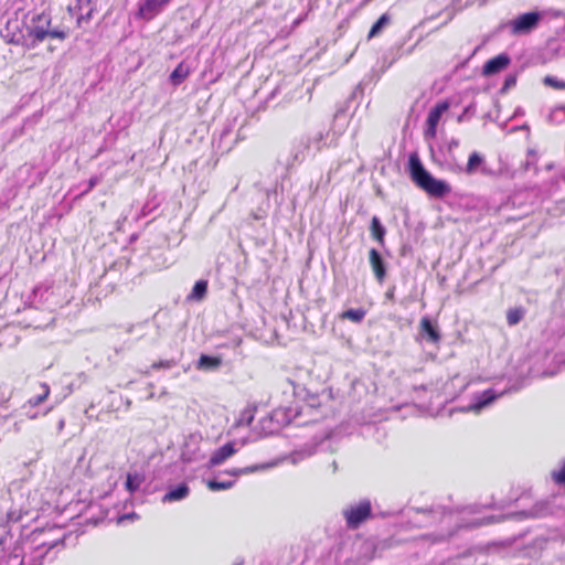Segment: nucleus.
<instances>
[{
    "label": "nucleus",
    "instance_id": "obj_1",
    "mask_svg": "<svg viewBox=\"0 0 565 565\" xmlns=\"http://www.w3.org/2000/svg\"><path fill=\"white\" fill-rule=\"evenodd\" d=\"M30 18L24 21L25 31L28 33V49H34L47 39L64 41L68 36V31L64 28L52 25V15L47 11L38 13H29Z\"/></svg>",
    "mask_w": 565,
    "mask_h": 565
},
{
    "label": "nucleus",
    "instance_id": "obj_2",
    "mask_svg": "<svg viewBox=\"0 0 565 565\" xmlns=\"http://www.w3.org/2000/svg\"><path fill=\"white\" fill-rule=\"evenodd\" d=\"M408 172L413 182L434 198H445L451 192V186L444 180L435 179L423 166L418 154L408 157Z\"/></svg>",
    "mask_w": 565,
    "mask_h": 565
},
{
    "label": "nucleus",
    "instance_id": "obj_3",
    "mask_svg": "<svg viewBox=\"0 0 565 565\" xmlns=\"http://www.w3.org/2000/svg\"><path fill=\"white\" fill-rule=\"evenodd\" d=\"M562 12L555 9H546L543 11H531L518 15L508 23L510 32L513 35L527 34L537 28L540 21L545 18H559Z\"/></svg>",
    "mask_w": 565,
    "mask_h": 565
},
{
    "label": "nucleus",
    "instance_id": "obj_4",
    "mask_svg": "<svg viewBox=\"0 0 565 565\" xmlns=\"http://www.w3.org/2000/svg\"><path fill=\"white\" fill-rule=\"evenodd\" d=\"M299 412L296 407H278L268 416L262 418L260 428L264 435H273L278 433L282 427L291 424Z\"/></svg>",
    "mask_w": 565,
    "mask_h": 565
},
{
    "label": "nucleus",
    "instance_id": "obj_5",
    "mask_svg": "<svg viewBox=\"0 0 565 565\" xmlns=\"http://www.w3.org/2000/svg\"><path fill=\"white\" fill-rule=\"evenodd\" d=\"M345 520L347 527L350 530H356L366 520L371 519L372 504L369 499L361 500L359 503L350 504L342 511Z\"/></svg>",
    "mask_w": 565,
    "mask_h": 565
},
{
    "label": "nucleus",
    "instance_id": "obj_6",
    "mask_svg": "<svg viewBox=\"0 0 565 565\" xmlns=\"http://www.w3.org/2000/svg\"><path fill=\"white\" fill-rule=\"evenodd\" d=\"M248 439L242 438L238 440L228 441L220 448L215 449L204 467L211 469L213 467L224 463L228 458L234 456L241 448L247 445Z\"/></svg>",
    "mask_w": 565,
    "mask_h": 565
},
{
    "label": "nucleus",
    "instance_id": "obj_7",
    "mask_svg": "<svg viewBox=\"0 0 565 565\" xmlns=\"http://www.w3.org/2000/svg\"><path fill=\"white\" fill-rule=\"evenodd\" d=\"M273 466H274L273 463H265V465L249 466V467H245L243 469H232L230 471H226V473L228 476L233 477V479L220 480L218 478H214V479L209 480L206 484L211 491L227 490L234 486L236 477H238L241 475H247V473H252V472H255L258 470H263V469H266V468H269Z\"/></svg>",
    "mask_w": 565,
    "mask_h": 565
},
{
    "label": "nucleus",
    "instance_id": "obj_8",
    "mask_svg": "<svg viewBox=\"0 0 565 565\" xmlns=\"http://www.w3.org/2000/svg\"><path fill=\"white\" fill-rule=\"evenodd\" d=\"M409 513H412L411 519L416 526L431 525L437 519L449 514L444 507H437L436 509H412Z\"/></svg>",
    "mask_w": 565,
    "mask_h": 565
},
{
    "label": "nucleus",
    "instance_id": "obj_9",
    "mask_svg": "<svg viewBox=\"0 0 565 565\" xmlns=\"http://www.w3.org/2000/svg\"><path fill=\"white\" fill-rule=\"evenodd\" d=\"M170 2L171 0H142L138 4L136 18L145 21H151L163 12Z\"/></svg>",
    "mask_w": 565,
    "mask_h": 565
},
{
    "label": "nucleus",
    "instance_id": "obj_10",
    "mask_svg": "<svg viewBox=\"0 0 565 565\" xmlns=\"http://www.w3.org/2000/svg\"><path fill=\"white\" fill-rule=\"evenodd\" d=\"M448 108V102H440L429 110L424 132L426 139H433L436 137L438 122Z\"/></svg>",
    "mask_w": 565,
    "mask_h": 565
},
{
    "label": "nucleus",
    "instance_id": "obj_11",
    "mask_svg": "<svg viewBox=\"0 0 565 565\" xmlns=\"http://www.w3.org/2000/svg\"><path fill=\"white\" fill-rule=\"evenodd\" d=\"M504 392H498L493 388L486 390L482 393L475 395L472 402L468 406L463 407L462 411L479 413L481 409L492 404Z\"/></svg>",
    "mask_w": 565,
    "mask_h": 565
},
{
    "label": "nucleus",
    "instance_id": "obj_12",
    "mask_svg": "<svg viewBox=\"0 0 565 565\" xmlns=\"http://www.w3.org/2000/svg\"><path fill=\"white\" fill-rule=\"evenodd\" d=\"M330 443L331 441L329 439H326V440H322L320 444H307L303 447H301L290 454V456H289L290 461L292 463H298L319 451H324L329 448Z\"/></svg>",
    "mask_w": 565,
    "mask_h": 565
},
{
    "label": "nucleus",
    "instance_id": "obj_13",
    "mask_svg": "<svg viewBox=\"0 0 565 565\" xmlns=\"http://www.w3.org/2000/svg\"><path fill=\"white\" fill-rule=\"evenodd\" d=\"M2 36L6 39L8 43L24 45L29 44L30 41L28 39V33H23L20 28L18 21H8L4 32Z\"/></svg>",
    "mask_w": 565,
    "mask_h": 565
},
{
    "label": "nucleus",
    "instance_id": "obj_14",
    "mask_svg": "<svg viewBox=\"0 0 565 565\" xmlns=\"http://www.w3.org/2000/svg\"><path fill=\"white\" fill-rule=\"evenodd\" d=\"M511 63V58L507 53H501L489 61L482 67L484 76H491L505 70Z\"/></svg>",
    "mask_w": 565,
    "mask_h": 565
},
{
    "label": "nucleus",
    "instance_id": "obj_15",
    "mask_svg": "<svg viewBox=\"0 0 565 565\" xmlns=\"http://www.w3.org/2000/svg\"><path fill=\"white\" fill-rule=\"evenodd\" d=\"M369 262L374 273L375 279L379 284H383L386 277V264L377 249H370Z\"/></svg>",
    "mask_w": 565,
    "mask_h": 565
},
{
    "label": "nucleus",
    "instance_id": "obj_16",
    "mask_svg": "<svg viewBox=\"0 0 565 565\" xmlns=\"http://www.w3.org/2000/svg\"><path fill=\"white\" fill-rule=\"evenodd\" d=\"M315 153L311 150V145L309 141H306L303 138L299 139L294 143L290 152L291 161L289 164L300 163L307 157L313 156Z\"/></svg>",
    "mask_w": 565,
    "mask_h": 565
},
{
    "label": "nucleus",
    "instance_id": "obj_17",
    "mask_svg": "<svg viewBox=\"0 0 565 565\" xmlns=\"http://www.w3.org/2000/svg\"><path fill=\"white\" fill-rule=\"evenodd\" d=\"M190 493V488L186 483L182 482L175 487H171L167 490L162 497L163 503L177 502L184 500Z\"/></svg>",
    "mask_w": 565,
    "mask_h": 565
},
{
    "label": "nucleus",
    "instance_id": "obj_18",
    "mask_svg": "<svg viewBox=\"0 0 565 565\" xmlns=\"http://www.w3.org/2000/svg\"><path fill=\"white\" fill-rule=\"evenodd\" d=\"M484 163V158L483 156H481L479 152L477 151H473L469 158H468V162L466 164L465 168H461V167H458V169L460 171H465V173L467 174H473L476 173L479 169H481V171H484V168H482V164Z\"/></svg>",
    "mask_w": 565,
    "mask_h": 565
},
{
    "label": "nucleus",
    "instance_id": "obj_19",
    "mask_svg": "<svg viewBox=\"0 0 565 565\" xmlns=\"http://www.w3.org/2000/svg\"><path fill=\"white\" fill-rule=\"evenodd\" d=\"M420 332L423 335H426L433 343H436L440 340V334L437 328L433 324L428 317H423L420 319Z\"/></svg>",
    "mask_w": 565,
    "mask_h": 565
},
{
    "label": "nucleus",
    "instance_id": "obj_20",
    "mask_svg": "<svg viewBox=\"0 0 565 565\" xmlns=\"http://www.w3.org/2000/svg\"><path fill=\"white\" fill-rule=\"evenodd\" d=\"M191 73V67L185 62L179 63V65L170 74V82L174 86H179Z\"/></svg>",
    "mask_w": 565,
    "mask_h": 565
},
{
    "label": "nucleus",
    "instance_id": "obj_21",
    "mask_svg": "<svg viewBox=\"0 0 565 565\" xmlns=\"http://www.w3.org/2000/svg\"><path fill=\"white\" fill-rule=\"evenodd\" d=\"M207 292V281L204 279L198 280L186 299L189 301H201L205 298Z\"/></svg>",
    "mask_w": 565,
    "mask_h": 565
},
{
    "label": "nucleus",
    "instance_id": "obj_22",
    "mask_svg": "<svg viewBox=\"0 0 565 565\" xmlns=\"http://www.w3.org/2000/svg\"><path fill=\"white\" fill-rule=\"evenodd\" d=\"M222 360L216 356L202 354L198 361L196 367L204 371H212L220 367Z\"/></svg>",
    "mask_w": 565,
    "mask_h": 565
},
{
    "label": "nucleus",
    "instance_id": "obj_23",
    "mask_svg": "<svg viewBox=\"0 0 565 565\" xmlns=\"http://www.w3.org/2000/svg\"><path fill=\"white\" fill-rule=\"evenodd\" d=\"M327 136L328 134L324 130H319L311 136L305 137L303 139L309 141V145H311V150L316 154L323 148L324 139Z\"/></svg>",
    "mask_w": 565,
    "mask_h": 565
},
{
    "label": "nucleus",
    "instance_id": "obj_24",
    "mask_svg": "<svg viewBox=\"0 0 565 565\" xmlns=\"http://www.w3.org/2000/svg\"><path fill=\"white\" fill-rule=\"evenodd\" d=\"M370 230H371L372 237L376 242H379L380 245H384V237L386 234V230L382 225V223L377 216L372 217Z\"/></svg>",
    "mask_w": 565,
    "mask_h": 565
},
{
    "label": "nucleus",
    "instance_id": "obj_25",
    "mask_svg": "<svg viewBox=\"0 0 565 565\" xmlns=\"http://www.w3.org/2000/svg\"><path fill=\"white\" fill-rule=\"evenodd\" d=\"M205 458L204 454L196 447L191 449V445L186 444L181 454V459L184 462H199Z\"/></svg>",
    "mask_w": 565,
    "mask_h": 565
},
{
    "label": "nucleus",
    "instance_id": "obj_26",
    "mask_svg": "<svg viewBox=\"0 0 565 565\" xmlns=\"http://www.w3.org/2000/svg\"><path fill=\"white\" fill-rule=\"evenodd\" d=\"M366 311L363 308L349 309L340 315V319L360 323L364 319Z\"/></svg>",
    "mask_w": 565,
    "mask_h": 565
},
{
    "label": "nucleus",
    "instance_id": "obj_27",
    "mask_svg": "<svg viewBox=\"0 0 565 565\" xmlns=\"http://www.w3.org/2000/svg\"><path fill=\"white\" fill-rule=\"evenodd\" d=\"M525 316V309L522 307L510 308L507 312V322L510 327L516 326Z\"/></svg>",
    "mask_w": 565,
    "mask_h": 565
},
{
    "label": "nucleus",
    "instance_id": "obj_28",
    "mask_svg": "<svg viewBox=\"0 0 565 565\" xmlns=\"http://www.w3.org/2000/svg\"><path fill=\"white\" fill-rule=\"evenodd\" d=\"M143 481H145V478L141 475H139L137 472H135V473L129 472L127 475V479H126V489L130 493H134L140 488L141 483Z\"/></svg>",
    "mask_w": 565,
    "mask_h": 565
},
{
    "label": "nucleus",
    "instance_id": "obj_29",
    "mask_svg": "<svg viewBox=\"0 0 565 565\" xmlns=\"http://www.w3.org/2000/svg\"><path fill=\"white\" fill-rule=\"evenodd\" d=\"M391 18L387 13L382 14L377 21L372 25L370 32H369V39H372L376 35H379L382 30L390 23Z\"/></svg>",
    "mask_w": 565,
    "mask_h": 565
},
{
    "label": "nucleus",
    "instance_id": "obj_30",
    "mask_svg": "<svg viewBox=\"0 0 565 565\" xmlns=\"http://www.w3.org/2000/svg\"><path fill=\"white\" fill-rule=\"evenodd\" d=\"M41 387V393H39L38 395L35 396H32L31 398H29L26 405L31 406V407H35L40 404H42L49 396L50 394V387L46 383H42L40 385Z\"/></svg>",
    "mask_w": 565,
    "mask_h": 565
},
{
    "label": "nucleus",
    "instance_id": "obj_31",
    "mask_svg": "<svg viewBox=\"0 0 565 565\" xmlns=\"http://www.w3.org/2000/svg\"><path fill=\"white\" fill-rule=\"evenodd\" d=\"M537 161H539L537 151L535 149H529L526 152V159L523 163V169L525 171L534 169V171L537 172Z\"/></svg>",
    "mask_w": 565,
    "mask_h": 565
},
{
    "label": "nucleus",
    "instance_id": "obj_32",
    "mask_svg": "<svg viewBox=\"0 0 565 565\" xmlns=\"http://www.w3.org/2000/svg\"><path fill=\"white\" fill-rule=\"evenodd\" d=\"M254 420V412L252 409H244L239 417L236 419L235 425L236 426H249L252 422Z\"/></svg>",
    "mask_w": 565,
    "mask_h": 565
},
{
    "label": "nucleus",
    "instance_id": "obj_33",
    "mask_svg": "<svg viewBox=\"0 0 565 565\" xmlns=\"http://www.w3.org/2000/svg\"><path fill=\"white\" fill-rule=\"evenodd\" d=\"M543 83L546 86L553 87L555 89H565V82L559 81L558 78L551 75L545 76Z\"/></svg>",
    "mask_w": 565,
    "mask_h": 565
},
{
    "label": "nucleus",
    "instance_id": "obj_34",
    "mask_svg": "<svg viewBox=\"0 0 565 565\" xmlns=\"http://www.w3.org/2000/svg\"><path fill=\"white\" fill-rule=\"evenodd\" d=\"M177 364V362L174 360H161L159 362H154L152 365H151V369L153 370H157V369H171L173 367L174 365Z\"/></svg>",
    "mask_w": 565,
    "mask_h": 565
},
{
    "label": "nucleus",
    "instance_id": "obj_35",
    "mask_svg": "<svg viewBox=\"0 0 565 565\" xmlns=\"http://www.w3.org/2000/svg\"><path fill=\"white\" fill-rule=\"evenodd\" d=\"M552 477L558 484H565V462L558 471H553Z\"/></svg>",
    "mask_w": 565,
    "mask_h": 565
},
{
    "label": "nucleus",
    "instance_id": "obj_36",
    "mask_svg": "<svg viewBox=\"0 0 565 565\" xmlns=\"http://www.w3.org/2000/svg\"><path fill=\"white\" fill-rule=\"evenodd\" d=\"M515 83H516V78L514 75L507 76L503 87H502V90H507V89L513 87L515 85Z\"/></svg>",
    "mask_w": 565,
    "mask_h": 565
},
{
    "label": "nucleus",
    "instance_id": "obj_37",
    "mask_svg": "<svg viewBox=\"0 0 565 565\" xmlns=\"http://www.w3.org/2000/svg\"><path fill=\"white\" fill-rule=\"evenodd\" d=\"M459 147V140L456 139V138H451L448 142H447V150L449 153H451L456 148Z\"/></svg>",
    "mask_w": 565,
    "mask_h": 565
},
{
    "label": "nucleus",
    "instance_id": "obj_38",
    "mask_svg": "<svg viewBox=\"0 0 565 565\" xmlns=\"http://www.w3.org/2000/svg\"><path fill=\"white\" fill-rule=\"evenodd\" d=\"M444 12L447 13V21L445 23L451 21L454 19L455 14H456V10L455 9H448L447 8V9L444 10ZM441 13H443V11L439 12L438 15L441 14Z\"/></svg>",
    "mask_w": 565,
    "mask_h": 565
},
{
    "label": "nucleus",
    "instance_id": "obj_39",
    "mask_svg": "<svg viewBox=\"0 0 565 565\" xmlns=\"http://www.w3.org/2000/svg\"><path fill=\"white\" fill-rule=\"evenodd\" d=\"M491 522H493V518H484V519L473 522V526H480L483 524H489Z\"/></svg>",
    "mask_w": 565,
    "mask_h": 565
},
{
    "label": "nucleus",
    "instance_id": "obj_40",
    "mask_svg": "<svg viewBox=\"0 0 565 565\" xmlns=\"http://www.w3.org/2000/svg\"><path fill=\"white\" fill-rule=\"evenodd\" d=\"M327 469H328V470H330V471H331V473H335V472L338 471V463H337V460H334V459H333V460L330 462V465L328 466V468H327Z\"/></svg>",
    "mask_w": 565,
    "mask_h": 565
},
{
    "label": "nucleus",
    "instance_id": "obj_41",
    "mask_svg": "<svg viewBox=\"0 0 565 565\" xmlns=\"http://www.w3.org/2000/svg\"><path fill=\"white\" fill-rule=\"evenodd\" d=\"M152 211V207H150L149 203H146L141 209V215L147 216Z\"/></svg>",
    "mask_w": 565,
    "mask_h": 565
},
{
    "label": "nucleus",
    "instance_id": "obj_42",
    "mask_svg": "<svg viewBox=\"0 0 565 565\" xmlns=\"http://www.w3.org/2000/svg\"><path fill=\"white\" fill-rule=\"evenodd\" d=\"M516 515L520 518H530V516H535L536 514L532 511H522V512H519Z\"/></svg>",
    "mask_w": 565,
    "mask_h": 565
},
{
    "label": "nucleus",
    "instance_id": "obj_43",
    "mask_svg": "<svg viewBox=\"0 0 565 565\" xmlns=\"http://www.w3.org/2000/svg\"><path fill=\"white\" fill-rule=\"evenodd\" d=\"M306 18H307V13H306V14H303V15L298 17V18L294 21L292 26H294V28L298 26L301 22H303V21H305V19H306Z\"/></svg>",
    "mask_w": 565,
    "mask_h": 565
},
{
    "label": "nucleus",
    "instance_id": "obj_44",
    "mask_svg": "<svg viewBox=\"0 0 565 565\" xmlns=\"http://www.w3.org/2000/svg\"><path fill=\"white\" fill-rule=\"evenodd\" d=\"M385 297H386V299L392 300L394 298V289L392 288V289L387 290L385 292Z\"/></svg>",
    "mask_w": 565,
    "mask_h": 565
},
{
    "label": "nucleus",
    "instance_id": "obj_45",
    "mask_svg": "<svg viewBox=\"0 0 565 565\" xmlns=\"http://www.w3.org/2000/svg\"><path fill=\"white\" fill-rule=\"evenodd\" d=\"M96 182H97V180H96L95 178L90 179V180H89L88 189H89V190H90V189H93V188L95 186Z\"/></svg>",
    "mask_w": 565,
    "mask_h": 565
},
{
    "label": "nucleus",
    "instance_id": "obj_46",
    "mask_svg": "<svg viewBox=\"0 0 565 565\" xmlns=\"http://www.w3.org/2000/svg\"><path fill=\"white\" fill-rule=\"evenodd\" d=\"M126 220H127V216H124V217H122V222H125ZM117 223H118V230H120V223H121V221H120V220H118V222H117Z\"/></svg>",
    "mask_w": 565,
    "mask_h": 565
},
{
    "label": "nucleus",
    "instance_id": "obj_47",
    "mask_svg": "<svg viewBox=\"0 0 565 565\" xmlns=\"http://www.w3.org/2000/svg\"><path fill=\"white\" fill-rule=\"evenodd\" d=\"M29 417L33 419L36 417V414L29 415Z\"/></svg>",
    "mask_w": 565,
    "mask_h": 565
},
{
    "label": "nucleus",
    "instance_id": "obj_48",
    "mask_svg": "<svg viewBox=\"0 0 565 565\" xmlns=\"http://www.w3.org/2000/svg\"><path fill=\"white\" fill-rule=\"evenodd\" d=\"M51 412V408H47L46 412H44V415H47V413Z\"/></svg>",
    "mask_w": 565,
    "mask_h": 565
},
{
    "label": "nucleus",
    "instance_id": "obj_49",
    "mask_svg": "<svg viewBox=\"0 0 565 565\" xmlns=\"http://www.w3.org/2000/svg\"><path fill=\"white\" fill-rule=\"evenodd\" d=\"M51 412V408H47L46 412H44V415H47V413Z\"/></svg>",
    "mask_w": 565,
    "mask_h": 565
},
{
    "label": "nucleus",
    "instance_id": "obj_50",
    "mask_svg": "<svg viewBox=\"0 0 565 565\" xmlns=\"http://www.w3.org/2000/svg\"><path fill=\"white\" fill-rule=\"evenodd\" d=\"M51 412V408H47L46 412H44V415H47V413Z\"/></svg>",
    "mask_w": 565,
    "mask_h": 565
},
{
    "label": "nucleus",
    "instance_id": "obj_51",
    "mask_svg": "<svg viewBox=\"0 0 565 565\" xmlns=\"http://www.w3.org/2000/svg\"><path fill=\"white\" fill-rule=\"evenodd\" d=\"M33 565H40V563L33 564Z\"/></svg>",
    "mask_w": 565,
    "mask_h": 565
}]
</instances>
